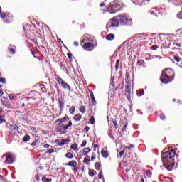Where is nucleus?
<instances>
[{
    "label": "nucleus",
    "instance_id": "obj_1",
    "mask_svg": "<svg viewBox=\"0 0 182 182\" xmlns=\"http://www.w3.org/2000/svg\"><path fill=\"white\" fill-rule=\"evenodd\" d=\"M119 21L121 25H132V18L129 15L121 14L117 17H114L112 20L108 21L106 26L107 31L112 29V28H117L119 26Z\"/></svg>",
    "mask_w": 182,
    "mask_h": 182
},
{
    "label": "nucleus",
    "instance_id": "obj_2",
    "mask_svg": "<svg viewBox=\"0 0 182 182\" xmlns=\"http://www.w3.org/2000/svg\"><path fill=\"white\" fill-rule=\"evenodd\" d=\"M176 156V152L173 150L167 152H163L161 154V160L164 166L168 171H171L173 167H174V157Z\"/></svg>",
    "mask_w": 182,
    "mask_h": 182
},
{
    "label": "nucleus",
    "instance_id": "obj_3",
    "mask_svg": "<svg viewBox=\"0 0 182 182\" xmlns=\"http://www.w3.org/2000/svg\"><path fill=\"white\" fill-rule=\"evenodd\" d=\"M174 71H173L171 68L164 69L162 71L161 75V81L162 83L167 84L170 83V82H173L174 80Z\"/></svg>",
    "mask_w": 182,
    "mask_h": 182
},
{
    "label": "nucleus",
    "instance_id": "obj_4",
    "mask_svg": "<svg viewBox=\"0 0 182 182\" xmlns=\"http://www.w3.org/2000/svg\"><path fill=\"white\" fill-rule=\"evenodd\" d=\"M107 11L109 14H116V12H119V11H120L119 4L116 2H112L110 6L107 8Z\"/></svg>",
    "mask_w": 182,
    "mask_h": 182
},
{
    "label": "nucleus",
    "instance_id": "obj_5",
    "mask_svg": "<svg viewBox=\"0 0 182 182\" xmlns=\"http://www.w3.org/2000/svg\"><path fill=\"white\" fill-rule=\"evenodd\" d=\"M6 161L4 163H8L11 164V163H14V154L12 153H7L6 154Z\"/></svg>",
    "mask_w": 182,
    "mask_h": 182
},
{
    "label": "nucleus",
    "instance_id": "obj_6",
    "mask_svg": "<svg viewBox=\"0 0 182 182\" xmlns=\"http://www.w3.org/2000/svg\"><path fill=\"white\" fill-rule=\"evenodd\" d=\"M70 126H72V121H70L68 125H64V124L60 125V130H63V132H66V129H69Z\"/></svg>",
    "mask_w": 182,
    "mask_h": 182
},
{
    "label": "nucleus",
    "instance_id": "obj_7",
    "mask_svg": "<svg viewBox=\"0 0 182 182\" xmlns=\"http://www.w3.org/2000/svg\"><path fill=\"white\" fill-rule=\"evenodd\" d=\"M125 93H126L127 97H129V96H130V95L132 93V85L130 83L127 84Z\"/></svg>",
    "mask_w": 182,
    "mask_h": 182
},
{
    "label": "nucleus",
    "instance_id": "obj_8",
    "mask_svg": "<svg viewBox=\"0 0 182 182\" xmlns=\"http://www.w3.org/2000/svg\"><path fill=\"white\" fill-rule=\"evenodd\" d=\"M91 41L93 42V40L92 39ZM92 42L85 43L83 46L84 49H90V48H93L95 45Z\"/></svg>",
    "mask_w": 182,
    "mask_h": 182
},
{
    "label": "nucleus",
    "instance_id": "obj_9",
    "mask_svg": "<svg viewBox=\"0 0 182 182\" xmlns=\"http://www.w3.org/2000/svg\"><path fill=\"white\" fill-rule=\"evenodd\" d=\"M89 151H90V148H84L82 150H81L79 152V154H80V156H86V154H87Z\"/></svg>",
    "mask_w": 182,
    "mask_h": 182
},
{
    "label": "nucleus",
    "instance_id": "obj_10",
    "mask_svg": "<svg viewBox=\"0 0 182 182\" xmlns=\"http://www.w3.org/2000/svg\"><path fill=\"white\" fill-rule=\"evenodd\" d=\"M59 107H60V111L62 112L65 107V101L62 99L58 100Z\"/></svg>",
    "mask_w": 182,
    "mask_h": 182
},
{
    "label": "nucleus",
    "instance_id": "obj_11",
    "mask_svg": "<svg viewBox=\"0 0 182 182\" xmlns=\"http://www.w3.org/2000/svg\"><path fill=\"white\" fill-rule=\"evenodd\" d=\"M66 166H70V167H76L77 166V162L75 160H73L66 164Z\"/></svg>",
    "mask_w": 182,
    "mask_h": 182
},
{
    "label": "nucleus",
    "instance_id": "obj_12",
    "mask_svg": "<svg viewBox=\"0 0 182 182\" xmlns=\"http://www.w3.org/2000/svg\"><path fill=\"white\" fill-rule=\"evenodd\" d=\"M61 86L63 87V89H68V90H70V85H69V84L65 81L62 83Z\"/></svg>",
    "mask_w": 182,
    "mask_h": 182
},
{
    "label": "nucleus",
    "instance_id": "obj_13",
    "mask_svg": "<svg viewBox=\"0 0 182 182\" xmlns=\"http://www.w3.org/2000/svg\"><path fill=\"white\" fill-rule=\"evenodd\" d=\"M101 154H102V157H105L106 159L109 156V151L102 149L101 151Z\"/></svg>",
    "mask_w": 182,
    "mask_h": 182
},
{
    "label": "nucleus",
    "instance_id": "obj_14",
    "mask_svg": "<svg viewBox=\"0 0 182 182\" xmlns=\"http://www.w3.org/2000/svg\"><path fill=\"white\" fill-rule=\"evenodd\" d=\"M74 120H75V122H80V120H82V115L80 114H77L74 117Z\"/></svg>",
    "mask_w": 182,
    "mask_h": 182
},
{
    "label": "nucleus",
    "instance_id": "obj_15",
    "mask_svg": "<svg viewBox=\"0 0 182 182\" xmlns=\"http://www.w3.org/2000/svg\"><path fill=\"white\" fill-rule=\"evenodd\" d=\"M1 19H6V20H4V22H5L6 23H8V21H6L8 19V16H6L5 13H2L1 14Z\"/></svg>",
    "mask_w": 182,
    "mask_h": 182
},
{
    "label": "nucleus",
    "instance_id": "obj_16",
    "mask_svg": "<svg viewBox=\"0 0 182 182\" xmlns=\"http://www.w3.org/2000/svg\"><path fill=\"white\" fill-rule=\"evenodd\" d=\"M88 174L89 176H90V177H95V176H96L97 174V172L96 171L92 169L89 171Z\"/></svg>",
    "mask_w": 182,
    "mask_h": 182
},
{
    "label": "nucleus",
    "instance_id": "obj_17",
    "mask_svg": "<svg viewBox=\"0 0 182 182\" xmlns=\"http://www.w3.org/2000/svg\"><path fill=\"white\" fill-rule=\"evenodd\" d=\"M106 39L107 41H113V39H114V34H108L106 36Z\"/></svg>",
    "mask_w": 182,
    "mask_h": 182
},
{
    "label": "nucleus",
    "instance_id": "obj_18",
    "mask_svg": "<svg viewBox=\"0 0 182 182\" xmlns=\"http://www.w3.org/2000/svg\"><path fill=\"white\" fill-rule=\"evenodd\" d=\"M68 143V139H62L60 142L58 143V146H65V144H67Z\"/></svg>",
    "mask_w": 182,
    "mask_h": 182
},
{
    "label": "nucleus",
    "instance_id": "obj_19",
    "mask_svg": "<svg viewBox=\"0 0 182 182\" xmlns=\"http://www.w3.org/2000/svg\"><path fill=\"white\" fill-rule=\"evenodd\" d=\"M136 95L137 96H143V95H144V90L143 89H141V90H139L137 92H136Z\"/></svg>",
    "mask_w": 182,
    "mask_h": 182
},
{
    "label": "nucleus",
    "instance_id": "obj_20",
    "mask_svg": "<svg viewBox=\"0 0 182 182\" xmlns=\"http://www.w3.org/2000/svg\"><path fill=\"white\" fill-rule=\"evenodd\" d=\"M31 140V136L29 135H25L24 137L23 138V141L26 142L29 141Z\"/></svg>",
    "mask_w": 182,
    "mask_h": 182
},
{
    "label": "nucleus",
    "instance_id": "obj_21",
    "mask_svg": "<svg viewBox=\"0 0 182 182\" xmlns=\"http://www.w3.org/2000/svg\"><path fill=\"white\" fill-rule=\"evenodd\" d=\"M56 80L60 85L65 82L60 77H57Z\"/></svg>",
    "mask_w": 182,
    "mask_h": 182
},
{
    "label": "nucleus",
    "instance_id": "obj_22",
    "mask_svg": "<svg viewBox=\"0 0 182 182\" xmlns=\"http://www.w3.org/2000/svg\"><path fill=\"white\" fill-rule=\"evenodd\" d=\"M75 110H76V109L75 108L74 106L70 107L69 109L70 114H75Z\"/></svg>",
    "mask_w": 182,
    "mask_h": 182
},
{
    "label": "nucleus",
    "instance_id": "obj_23",
    "mask_svg": "<svg viewBox=\"0 0 182 182\" xmlns=\"http://www.w3.org/2000/svg\"><path fill=\"white\" fill-rule=\"evenodd\" d=\"M70 149L74 150V151H76V150H77V144L75 143L71 145Z\"/></svg>",
    "mask_w": 182,
    "mask_h": 182
},
{
    "label": "nucleus",
    "instance_id": "obj_24",
    "mask_svg": "<svg viewBox=\"0 0 182 182\" xmlns=\"http://www.w3.org/2000/svg\"><path fill=\"white\" fill-rule=\"evenodd\" d=\"M65 157H67V159H73V154H72L70 152H68L65 154Z\"/></svg>",
    "mask_w": 182,
    "mask_h": 182
},
{
    "label": "nucleus",
    "instance_id": "obj_25",
    "mask_svg": "<svg viewBox=\"0 0 182 182\" xmlns=\"http://www.w3.org/2000/svg\"><path fill=\"white\" fill-rule=\"evenodd\" d=\"M79 110L82 114H85V113H86V109H85V107H80Z\"/></svg>",
    "mask_w": 182,
    "mask_h": 182
},
{
    "label": "nucleus",
    "instance_id": "obj_26",
    "mask_svg": "<svg viewBox=\"0 0 182 182\" xmlns=\"http://www.w3.org/2000/svg\"><path fill=\"white\" fill-rule=\"evenodd\" d=\"M67 119H68L67 117H63V118L58 119L56 121V123H58V122H60V123L66 122Z\"/></svg>",
    "mask_w": 182,
    "mask_h": 182
},
{
    "label": "nucleus",
    "instance_id": "obj_27",
    "mask_svg": "<svg viewBox=\"0 0 182 182\" xmlns=\"http://www.w3.org/2000/svg\"><path fill=\"white\" fill-rule=\"evenodd\" d=\"M150 14H151V15H157V11L155 9H152L150 11Z\"/></svg>",
    "mask_w": 182,
    "mask_h": 182
},
{
    "label": "nucleus",
    "instance_id": "obj_28",
    "mask_svg": "<svg viewBox=\"0 0 182 182\" xmlns=\"http://www.w3.org/2000/svg\"><path fill=\"white\" fill-rule=\"evenodd\" d=\"M6 122L5 117L4 115L0 116V124Z\"/></svg>",
    "mask_w": 182,
    "mask_h": 182
},
{
    "label": "nucleus",
    "instance_id": "obj_29",
    "mask_svg": "<svg viewBox=\"0 0 182 182\" xmlns=\"http://www.w3.org/2000/svg\"><path fill=\"white\" fill-rule=\"evenodd\" d=\"M42 180H43V182H50V181H52V179H49V178H47L46 177H43L42 178Z\"/></svg>",
    "mask_w": 182,
    "mask_h": 182
},
{
    "label": "nucleus",
    "instance_id": "obj_30",
    "mask_svg": "<svg viewBox=\"0 0 182 182\" xmlns=\"http://www.w3.org/2000/svg\"><path fill=\"white\" fill-rule=\"evenodd\" d=\"M9 99L11 100H15V95H14V94L9 95Z\"/></svg>",
    "mask_w": 182,
    "mask_h": 182
},
{
    "label": "nucleus",
    "instance_id": "obj_31",
    "mask_svg": "<svg viewBox=\"0 0 182 182\" xmlns=\"http://www.w3.org/2000/svg\"><path fill=\"white\" fill-rule=\"evenodd\" d=\"M146 174L148 176V177H151V171L150 170H147L146 171Z\"/></svg>",
    "mask_w": 182,
    "mask_h": 182
},
{
    "label": "nucleus",
    "instance_id": "obj_32",
    "mask_svg": "<svg viewBox=\"0 0 182 182\" xmlns=\"http://www.w3.org/2000/svg\"><path fill=\"white\" fill-rule=\"evenodd\" d=\"M89 161H90L89 156H87L84 159V163H89Z\"/></svg>",
    "mask_w": 182,
    "mask_h": 182
},
{
    "label": "nucleus",
    "instance_id": "obj_33",
    "mask_svg": "<svg viewBox=\"0 0 182 182\" xmlns=\"http://www.w3.org/2000/svg\"><path fill=\"white\" fill-rule=\"evenodd\" d=\"M87 141H86V140H84L82 141V143L81 144V147H86V144H87Z\"/></svg>",
    "mask_w": 182,
    "mask_h": 182
},
{
    "label": "nucleus",
    "instance_id": "obj_34",
    "mask_svg": "<svg viewBox=\"0 0 182 182\" xmlns=\"http://www.w3.org/2000/svg\"><path fill=\"white\" fill-rule=\"evenodd\" d=\"M123 154H124V150L122 151L119 153L118 154V157H119L121 159V157H123Z\"/></svg>",
    "mask_w": 182,
    "mask_h": 182
},
{
    "label": "nucleus",
    "instance_id": "obj_35",
    "mask_svg": "<svg viewBox=\"0 0 182 182\" xmlns=\"http://www.w3.org/2000/svg\"><path fill=\"white\" fill-rule=\"evenodd\" d=\"M178 19H182V11L177 14Z\"/></svg>",
    "mask_w": 182,
    "mask_h": 182
},
{
    "label": "nucleus",
    "instance_id": "obj_36",
    "mask_svg": "<svg viewBox=\"0 0 182 182\" xmlns=\"http://www.w3.org/2000/svg\"><path fill=\"white\" fill-rule=\"evenodd\" d=\"M120 60H117L116 65H115V68L117 70V69H119V63Z\"/></svg>",
    "mask_w": 182,
    "mask_h": 182
},
{
    "label": "nucleus",
    "instance_id": "obj_37",
    "mask_svg": "<svg viewBox=\"0 0 182 182\" xmlns=\"http://www.w3.org/2000/svg\"><path fill=\"white\" fill-rule=\"evenodd\" d=\"M90 124H95V118L92 117L90 120Z\"/></svg>",
    "mask_w": 182,
    "mask_h": 182
},
{
    "label": "nucleus",
    "instance_id": "obj_38",
    "mask_svg": "<svg viewBox=\"0 0 182 182\" xmlns=\"http://www.w3.org/2000/svg\"><path fill=\"white\" fill-rule=\"evenodd\" d=\"M52 153H55V149H48V154H50Z\"/></svg>",
    "mask_w": 182,
    "mask_h": 182
},
{
    "label": "nucleus",
    "instance_id": "obj_39",
    "mask_svg": "<svg viewBox=\"0 0 182 182\" xmlns=\"http://www.w3.org/2000/svg\"><path fill=\"white\" fill-rule=\"evenodd\" d=\"M0 82H1V83H6L5 78L0 77Z\"/></svg>",
    "mask_w": 182,
    "mask_h": 182
},
{
    "label": "nucleus",
    "instance_id": "obj_40",
    "mask_svg": "<svg viewBox=\"0 0 182 182\" xmlns=\"http://www.w3.org/2000/svg\"><path fill=\"white\" fill-rule=\"evenodd\" d=\"M174 60L176 62H180L181 59L178 57H174Z\"/></svg>",
    "mask_w": 182,
    "mask_h": 182
},
{
    "label": "nucleus",
    "instance_id": "obj_41",
    "mask_svg": "<svg viewBox=\"0 0 182 182\" xmlns=\"http://www.w3.org/2000/svg\"><path fill=\"white\" fill-rule=\"evenodd\" d=\"M160 119H161V120H164L166 119V116H164V114H161L160 116Z\"/></svg>",
    "mask_w": 182,
    "mask_h": 182
},
{
    "label": "nucleus",
    "instance_id": "obj_42",
    "mask_svg": "<svg viewBox=\"0 0 182 182\" xmlns=\"http://www.w3.org/2000/svg\"><path fill=\"white\" fill-rule=\"evenodd\" d=\"M157 46H153L152 47H151V49H152V50H157Z\"/></svg>",
    "mask_w": 182,
    "mask_h": 182
},
{
    "label": "nucleus",
    "instance_id": "obj_43",
    "mask_svg": "<svg viewBox=\"0 0 182 182\" xmlns=\"http://www.w3.org/2000/svg\"><path fill=\"white\" fill-rule=\"evenodd\" d=\"M9 52H11V53L14 55V54H15V49L11 48V49H9Z\"/></svg>",
    "mask_w": 182,
    "mask_h": 182
},
{
    "label": "nucleus",
    "instance_id": "obj_44",
    "mask_svg": "<svg viewBox=\"0 0 182 182\" xmlns=\"http://www.w3.org/2000/svg\"><path fill=\"white\" fill-rule=\"evenodd\" d=\"M90 95L91 99H92V97H95V95H93V91L90 92Z\"/></svg>",
    "mask_w": 182,
    "mask_h": 182
},
{
    "label": "nucleus",
    "instance_id": "obj_45",
    "mask_svg": "<svg viewBox=\"0 0 182 182\" xmlns=\"http://www.w3.org/2000/svg\"><path fill=\"white\" fill-rule=\"evenodd\" d=\"M133 4H136V2H140V1H143V0H131Z\"/></svg>",
    "mask_w": 182,
    "mask_h": 182
},
{
    "label": "nucleus",
    "instance_id": "obj_46",
    "mask_svg": "<svg viewBox=\"0 0 182 182\" xmlns=\"http://www.w3.org/2000/svg\"><path fill=\"white\" fill-rule=\"evenodd\" d=\"M74 46H79V43L78 42H74Z\"/></svg>",
    "mask_w": 182,
    "mask_h": 182
},
{
    "label": "nucleus",
    "instance_id": "obj_47",
    "mask_svg": "<svg viewBox=\"0 0 182 182\" xmlns=\"http://www.w3.org/2000/svg\"><path fill=\"white\" fill-rule=\"evenodd\" d=\"M92 102L96 103V99H95V97L91 98Z\"/></svg>",
    "mask_w": 182,
    "mask_h": 182
},
{
    "label": "nucleus",
    "instance_id": "obj_48",
    "mask_svg": "<svg viewBox=\"0 0 182 182\" xmlns=\"http://www.w3.org/2000/svg\"><path fill=\"white\" fill-rule=\"evenodd\" d=\"M133 145H130L129 146L127 147V149H129V150H130L131 149H133Z\"/></svg>",
    "mask_w": 182,
    "mask_h": 182
},
{
    "label": "nucleus",
    "instance_id": "obj_49",
    "mask_svg": "<svg viewBox=\"0 0 182 182\" xmlns=\"http://www.w3.org/2000/svg\"><path fill=\"white\" fill-rule=\"evenodd\" d=\"M68 57L69 58V59H71L72 58V54L68 53Z\"/></svg>",
    "mask_w": 182,
    "mask_h": 182
},
{
    "label": "nucleus",
    "instance_id": "obj_50",
    "mask_svg": "<svg viewBox=\"0 0 182 182\" xmlns=\"http://www.w3.org/2000/svg\"><path fill=\"white\" fill-rule=\"evenodd\" d=\"M95 159H96V157L92 155L91 157V161H93V160H95Z\"/></svg>",
    "mask_w": 182,
    "mask_h": 182
},
{
    "label": "nucleus",
    "instance_id": "obj_51",
    "mask_svg": "<svg viewBox=\"0 0 182 182\" xmlns=\"http://www.w3.org/2000/svg\"><path fill=\"white\" fill-rule=\"evenodd\" d=\"M49 144H45L44 145V147H45V149H49Z\"/></svg>",
    "mask_w": 182,
    "mask_h": 182
},
{
    "label": "nucleus",
    "instance_id": "obj_52",
    "mask_svg": "<svg viewBox=\"0 0 182 182\" xmlns=\"http://www.w3.org/2000/svg\"><path fill=\"white\" fill-rule=\"evenodd\" d=\"M98 178H102V172H100L99 175H98Z\"/></svg>",
    "mask_w": 182,
    "mask_h": 182
},
{
    "label": "nucleus",
    "instance_id": "obj_53",
    "mask_svg": "<svg viewBox=\"0 0 182 182\" xmlns=\"http://www.w3.org/2000/svg\"><path fill=\"white\" fill-rule=\"evenodd\" d=\"M95 166L96 169H97V166H99V163H97V162L95 163Z\"/></svg>",
    "mask_w": 182,
    "mask_h": 182
},
{
    "label": "nucleus",
    "instance_id": "obj_54",
    "mask_svg": "<svg viewBox=\"0 0 182 182\" xmlns=\"http://www.w3.org/2000/svg\"><path fill=\"white\" fill-rule=\"evenodd\" d=\"M127 127V124H125V125L124 126V127L122 128L123 132H124V130H126V127Z\"/></svg>",
    "mask_w": 182,
    "mask_h": 182
},
{
    "label": "nucleus",
    "instance_id": "obj_55",
    "mask_svg": "<svg viewBox=\"0 0 182 182\" xmlns=\"http://www.w3.org/2000/svg\"><path fill=\"white\" fill-rule=\"evenodd\" d=\"M85 132H89V127H86L85 128Z\"/></svg>",
    "mask_w": 182,
    "mask_h": 182
},
{
    "label": "nucleus",
    "instance_id": "obj_56",
    "mask_svg": "<svg viewBox=\"0 0 182 182\" xmlns=\"http://www.w3.org/2000/svg\"><path fill=\"white\" fill-rule=\"evenodd\" d=\"M100 6H101V8L103 7V6H105V3H101V4H100Z\"/></svg>",
    "mask_w": 182,
    "mask_h": 182
},
{
    "label": "nucleus",
    "instance_id": "obj_57",
    "mask_svg": "<svg viewBox=\"0 0 182 182\" xmlns=\"http://www.w3.org/2000/svg\"><path fill=\"white\" fill-rule=\"evenodd\" d=\"M113 123H114V126H115V127L117 126V123H116L114 122Z\"/></svg>",
    "mask_w": 182,
    "mask_h": 182
},
{
    "label": "nucleus",
    "instance_id": "obj_58",
    "mask_svg": "<svg viewBox=\"0 0 182 182\" xmlns=\"http://www.w3.org/2000/svg\"><path fill=\"white\" fill-rule=\"evenodd\" d=\"M23 120H28V118H26V117H23Z\"/></svg>",
    "mask_w": 182,
    "mask_h": 182
},
{
    "label": "nucleus",
    "instance_id": "obj_59",
    "mask_svg": "<svg viewBox=\"0 0 182 182\" xmlns=\"http://www.w3.org/2000/svg\"><path fill=\"white\" fill-rule=\"evenodd\" d=\"M62 69H65V66L63 65H61Z\"/></svg>",
    "mask_w": 182,
    "mask_h": 182
},
{
    "label": "nucleus",
    "instance_id": "obj_60",
    "mask_svg": "<svg viewBox=\"0 0 182 182\" xmlns=\"http://www.w3.org/2000/svg\"><path fill=\"white\" fill-rule=\"evenodd\" d=\"M141 182H144V178H141Z\"/></svg>",
    "mask_w": 182,
    "mask_h": 182
},
{
    "label": "nucleus",
    "instance_id": "obj_61",
    "mask_svg": "<svg viewBox=\"0 0 182 182\" xmlns=\"http://www.w3.org/2000/svg\"><path fill=\"white\" fill-rule=\"evenodd\" d=\"M169 180H171V181H173V179H171V178H168Z\"/></svg>",
    "mask_w": 182,
    "mask_h": 182
},
{
    "label": "nucleus",
    "instance_id": "obj_62",
    "mask_svg": "<svg viewBox=\"0 0 182 182\" xmlns=\"http://www.w3.org/2000/svg\"><path fill=\"white\" fill-rule=\"evenodd\" d=\"M0 179H2V176L0 175Z\"/></svg>",
    "mask_w": 182,
    "mask_h": 182
},
{
    "label": "nucleus",
    "instance_id": "obj_63",
    "mask_svg": "<svg viewBox=\"0 0 182 182\" xmlns=\"http://www.w3.org/2000/svg\"><path fill=\"white\" fill-rule=\"evenodd\" d=\"M138 65H140V61L138 62Z\"/></svg>",
    "mask_w": 182,
    "mask_h": 182
},
{
    "label": "nucleus",
    "instance_id": "obj_64",
    "mask_svg": "<svg viewBox=\"0 0 182 182\" xmlns=\"http://www.w3.org/2000/svg\"><path fill=\"white\" fill-rule=\"evenodd\" d=\"M1 87H2V85H0V89H1Z\"/></svg>",
    "mask_w": 182,
    "mask_h": 182
}]
</instances>
